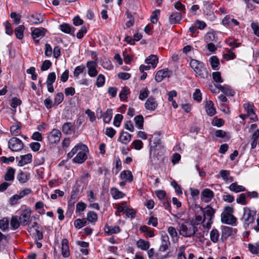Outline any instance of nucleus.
<instances>
[{
	"label": "nucleus",
	"mask_w": 259,
	"mask_h": 259,
	"mask_svg": "<svg viewBox=\"0 0 259 259\" xmlns=\"http://www.w3.org/2000/svg\"><path fill=\"white\" fill-rule=\"evenodd\" d=\"M243 214L241 220L245 229L251 225L255 220L256 211L255 208L245 207L243 208Z\"/></svg>",
	"instance_id": "nucleus-1"
},
{
	"label": "nucleus",
	"mask_w": 259,
	"mask_h": 259,
	"mask_svg": "<svg viewBox=\"0 0 259 259\" xmlns=\"http://www.w3.org/2000/svg\"><path fill=\"white\" fill-rule=\"evenodd\" d=\"M190 65L195 72L202 78H205L207 75L206 69L204 64L195 59H192L190 62Z\"/></svg>",
	"instance_id": "nucleus-2"
},
{
	"label": "nucleus",
	"mask_w": 259,
	"mask_h": 259,
	"mask_svg": "<svg viewBox=\"0 0 259 259\" xmlns=\"http://www.w3.org/2000/svg\"><path fill=\"white\" fill-rule=\"evenodd\" d=\"M197 231V227L192 224L189 223H183L180 226L179 229L180 234L185 237L193 236Z\"/></svg>",
	"instance_id": "nucleus-3"
},
{
	"label": "nucleus",
	"mask_w": 259,
	"mask_h": 259,
	"mask_svg": "<svg viewBox=\"0 0 259 259\" xmlns=\"http://www.w3.org/2000/svg\"><path fill=\"white\" fill-rule=\"evenodd\" d=\"M233 208L231 206L224 208L221 214V222L226 224L232 225L236 221V219L233 215Z\"/></svg>",
	"instance_id": "nucleus-4"
},
{
	"label": "nucleus",
	"mask_w": 259,
	"mask_h": 259,
	"mask_svg": "<svg viewBox=\"0 0 259 259\" xmlns=\"http://www.w3.org/2000/svg\"><path fill=\"white\" fill-rule=\"evenodd\" d=\"M195 211H201L203 217V221L205 222L206 220H212L214 217L215 210L210 206H207L204 209L198 205H195L194 206Z\"/></svg>",
	"instance_id": "nucleus-5"
},
{
	"label": "nucleus",
	"mask_w": 259,
	"mask_h": 259,
	"mask_svg": "<svg viewBox=\"0 0 259 259\" xmlns=\"http://www.w3.org/2000/svg\"><path fill=\"white\" fill-rule=\"evenodd\" d=\"M22 141L16 137L11 138L8 142V147L12 151L18 152L23 148Z\"/></svg>",
	"instance_id": "nucleus-6"
},
{
	"label": "nucleus",
	"mask_w": 259,
	"mask_h": 259,
	"mask_svg": "<svg viewBox=\"0 0 259 259\" xmlns=\"http://www.w3.org/2000/svg\"><path fill=\"white\" fill-rule=\"evenodd\" d=\"M18 218L21 225L23 226L29 225L32 221L30 209H24Z\"/></svg>",
	"instance_id": "nucleus-7"
},
{
	"label": "nucleus",
	"mask_w": 259,
	"mask_h": 259,
	"mask_svg": "<svg viewBox=\"0 0 259 259\" xmlns=\"http://www.w3.org/2000/svg\"><path fill=\"white\" fill-rule=\"evenodd\" d=\"M46 32L47 30L44 28H35L31 32V36L34 40L38 43L39 39L45 35Z\"/></svg>",
	"instance_id": "nucleus-8"
},
{
	"label": "nucleus",
	"mask_w": 259,
	"mask_h": 259,
	"mask_svg": "<svg viewBox=\"0 0 259 259\" xmlns=\"http://www.w3.org/2000/svg\"><path fill=\"white\" fill-rule=\"evenodd\" d=\"M170 241L169 237L165 232L161 233V244L159 247V250L164 252L166 251L170 246Z\"/></svg>",
	"instance_id": "nucleus-9"
},
{
	"label": "nucleus",
	"mask_w": 259,
	"mask_h": 259,
	"mask_svg": "<svg viewBox=\"0 0 259 259\" xmlns=\"http://www.w3.org/2000/svg\"><path fill=\"white\" fill-rule=\"evenodd\" d=\"M61 136V132L57 129H53L48 137V140L51 144L58 143Z\"/></svg>",
	"instance_id": "nucleus-10"
},
{
	"label": "nucleus",
	"mask_w": 259,
	"mask_h": 259,
	"mask_svg": "<svg viewBox=\"0 0 259 259\" xmlns=\"http://www.w3.org/2000/svg\"><path fill=\"white\" fill-rule=\"evenodd\" d=\"M172 74V72L168 69H164L158 71L155 75V79L159 82L161 81L164 78L169 77Z\"/></svg>",
	"instance_id": "nucleus-11"
},
{
	"label": "nucleus",
	"mask_w": 259,
	"mask_h": 259,
	"mask_svg": "<svg viewBox=\"0 0 259 259\" xmlns=\"http://www.w3.org/2000/svg\"><path fill=\"white\" fill-rule=\"evenodd\" d=\"M244 108L245 109L246 112H247V115L248 117H249L250 119L253 120V121H255L257 120V117L254 113L253 107V106L252 104L247 103L244 104L243 105Z\"/></svg>",
	"instance_id": "nucleus-12"
},
{
	"label": "nucleus",
	"mask_w": 259,
	"mask_h": 259,
	"mask_svg": "<svg viewBox=\"0 0 259 259\" xmlns=\"http://www.w3.org/2000/svg\"><path fill=\"white\" fill-rule=\"evenodd\" d=\"M97 64L95 61H91L87 62V67L88 68V74L90 76L94 77L97 75Z\"/></svg>",
	"instance_id": "nucleus-13"
},
{
	"label": "nucleus",
	"mask_w": 259,
	"mask_h": 259,
	"mask_svg": "<svg viewBox=\"0 0 259 259\" xmlns=\"http://www.w3.org/2000/svg\"><path fill=\"white\" fill-rule=\"evenodd\" d=\"M213 196L212 191L207 188L204 189L201 193V200L206 203L209 202Z\"/></svg>",
	"instance_id": "nucleus-14"
},
{
	"label": "nucleus",
	"mask_w": 259,
	"mask_h": 259,
	"mask_svg": "<svg viewBox=\"0 0 259 259\" xmlns=\"http://www.w3.org/2000/svg\"><path fill=\"white\" fill-rule=\"evenodd\" d=\"M157 106V101L152 97L148 98L145 103V107L148 110L154 111L156 109Z\"/></svg>",
	"instance_id": "nucleus-15"
},
{
	"label": "nucleus",
	"mask_w": 259,
	"mask_h": 259,
	"mask_svg": "<svg viewBox=\"0 0 259 259\" xmlns=\"http://www.w3.org/2000/svg\"><path fill=\"white\" fill-rule=\"evenodd\" d=\"M84 151L80 150L77 152L76 156L73 159L74 163H82L87 159V155Z\"/></svg>",
	"instance_id": "nucleus-16"
},
{
	"label": "nucleus",
	"mask_w": 259,
	"mask_h": 259,
	"mask_svg": "<svg viewBox=\"0 0 259 259\" xmlns=\"http://www.w3.org/2000/svg\"><path fill=\"white\" fill-rule=\"evenodd\" d=\"M62 254L64 257H67L70 255L68 241L67 239H64L61 242Z\"/></svg>",
	"instance_id": "nucleus-17"
},
{
	"label": "nucleus",
	"mask_w": 259,
	"mask_h": 259,
	"mask_svg": "<svg viewBox=\"0 0 259 259\" xmlns=\"http://www.w3.org/2000/svg\"><path fill=\"white\" fill-rule=\"evenodd\" d=\"M100 110L101 115L99 117H98V118L103 117V120L105 123H108L111 120L112 117V110L111 109H108L106 110V112L103 115L102 114V110L100 109H98V112Z\"/></svg>",
	"instance_id": "nucleus-18"
},
{
	"label": "nucleus",
	"mask_w": 259,
	"mask_h": 259,
	"mask_svg": "<svg viewBox=\"0 0 259 259\" xmlns=\"http://www.w3.org/2000/svg\"><path fill=\"white\" fill-rule=\"evenodd\" d=\"M205 110L207 115L210 116H212L215 114V108L214 106L213 103L211 101H208L206 102Z\"/></svg>",
	"instance_id": "nucleus-19"
},
{
	"label": "nucleus",
	"mask_w": 259,
	"mask_h": 259,
	"mask_svg": "<svg viewBox=\"0 0 259 259\" xmlns=\"http://www.w3.org/2000/svg\"><path fill=\"white\" fill-rule=\"evenodd\" d=\"M28 18L29 22L32 24H37L43 21L42 17L39 14H32Z\"/></svg>",
	"instance_id": "nucleus-20"
},
{
	"label": "nucleus",
	"mask_w": 259,
	"mask_h": 259,
	"mask_svg": "<svg viewBox=\"0 0 259 259\" xmlns=\"http://www.w3.org/2000/svg\"><path fill=\"white\" fill-rule=\"evenodd\" d=\"M145 62L148 65H151L152 68H155L158 62V59L156 55H151L145 59Z\"/></svg>",
	"instance_id": "nucleus-21"
},
{
	"label": "nucleus",
	"mask_w": 259,
	"mask_h": 259,
	"mask_svg": "<svg viewBox=\"0 0 259 259\" xmlns=\"http://www.w3.org/2000/svg\"><path fill=\"white\" fill-rule=\"evenodd\" d=\"M131 140V135L125 132H121L119 137V141L122 144L126 145Z\"/></svg>",
	"instance_id": "nucleus-22"
},
{
	"label": "nucleus",
	"mask_w": 259,
	"mask_h": 259,
	"mask_svg": "<svg viewBox=\"0 0 259 259\" xmlns=\"http://www.w3.org/2000/svg\"><path fill=\"white\" fill-rule=\"evenodd\" d=\"M229 189L230 191L235 193L244 192L246 190V189L244 186L239 185L236 182L232 183L229 187Z\"/></svg>",
	"instance_id": "nucleus-23"
},
{
	"label": "nucleus",
	"mask_w": 259,
	"mask_h": 259,
	"mask_svg": "<svg viewBox=\"0 0 259 259\" xmlns=\"http://www.w3.org/2000/svg\"><path fill=\"white\" fill-rule=\"evenodd\" d=\"M120 176L122 180L128 182H131L133 179L132 172L128 170L121 171Z\"/></svg>",
	"instance_id": "nucleus-24"
},
{
	"label": "nucleus",
	"mask_w": 259,
	"mask_h": 259,
	"mask_svg": "<svg viewBox=\"0 0 259 259\" xmlns=\"http://www.w3.org/2000/svg\"><path fill=\"white\" fill-rule=\"evenodd\" d=\"M73 127V123L70 122H65L63 124L62 127V132L65 135H69L71 134Z\"/></svg>",
	"instance_id": "nucleus-25"
},
{
	"label": "nucleus",
	"mask_w": 259,
	"mask_h": 259,
	"mask_svg": "<svg viewBox=\"0 0 259 259\" xmlns=\"http://www.w3.org/2000/svg\"><path fill=\"white\" fill-rule=\"evenodd\" d=\"M104 230L105 233L108 235L116 234L120 232L118 226H106Z\"/></svg>",
	"instance_id": "nucleus-26"
},
{
	"label": "nucleus",
	"mask_w": 259,
	"mask_h": 259,
	"mask_svg": "<svg viewBox=\"0 0 259 259\" xmlns=\"http://www.w3.org/2000/svg\"><path fill=\"white\" fill-rule=\"evenodd\" d=\"M32 159V155L27 154L21 156V160L19 161L18 164L20 166H23L25 164L29 163L31 162Z\"/></svg>",
	"instance_id": "nucleus-27"
},
{
	"label": "nucleus",
	"mask_w": 259,
	"mask_h": 259,
	"mask_svg": "<svg viewBox=\"0 0 259 259\" xmlns=\"http://www.w3.org/2000/svg\"><path fill=\"white\" fill-rule=\"evenodd\" d=\"M181 20V16L180 13H172L169 18V21L170 24H176L179 23Z\"/></svg>",
	"instance_id": "nucleus-28"
},
{
	"label": "nucleus",
	"mask_w": 259,
	"mask_h": 259,
	"mask_svg": "<svg viewBox=\"0 0 259 259\" xmlns=\"http://www.w3.org/2000/svg\"><path fill=\"white\" fill-rule=\"evenodd\" d=\"M15 170L12 167H10L5 175L4 178L7 181H12L14 179Z\"/></svg>",
	"instance_id": "nucleus-29"
},
{
	"label": "nucleus",
	"mask_w": 259,
	"mask_h": 259,
	"mask_svg": "<svg viewBox=\"0 0 259 259\" xmlns=\"http://www.w3.org/2000/svg\"><path fill=\"white\" fill-rule=\"evenodd\" d=\"M17 179L20 183L24 184L28 180L29 176L27 173L21 171L17 175Z\"/></svg>",
	"instance_id": "nucleus-30"
},
{
	"label": "nucleus",
	"mask_w": 259,
	"mask_h": 259,
	"mask_svg": "<svg viewBox=\"0 0 259 259\" xmlns=\"http://www.w3.org/2000/svg\"><path fill=\"white\" fill-rule=\"evenodd\" d=\"M209 62L211 68L214 70H218L220 65L219 59L217 56H213L209 58Z\"/></svg>",
	"instance_id": "nucleus-31"
},
{
	"label": "nucleus",
	"mask_w": 259,
	"mask_h": 259,
	"mask_svg": "<svg viewBox=\"0 0 259 259\" xmlns=\"http://www.w3.org/2000/svg\"><path fill=\"white\" fill-rule=\"evenodd\" d=\"M60 29L63 32L68 34H71V32H74V28H72L67 23H63L59 25Z\"/></svg>",
	"instance_id": "nucleus-32"
},
{
	"label": "nucleus",
	"mask_w": 259,
	"mask_h": 259,
	"mask_svg": "<svg viewBox=\"0 0 259 259\" xmlns=\"http://www.w3.org/2000/svg\"><path fill=\"white\" fill-rule=\"evenodd\" d=\"M110 193L115 199L121 198L123 197L124 194L116 188H112L110 190Z\"/></svg>",
	"instance_id": "nucleus-33"
},
{
	"label": "nucleus",
	"mask_w": 259,
	"mask_h": 259,
	"mask_svg": "<svg viewBox=\"0 0 259 259\" xmlns=\"http://www.w3.org/2000/svg\"><path fill=\"white\" fill-rule=\"evenodd\" d=\"M25 29L24 25H19L15 29V33L16 37L19 39H22L23 38V32Z\"/></svg>",
	"instance_id": "nucleus-34"
},
{
	"label": "nucleus",
	"mask_w": 259,
	"mask_h": 259,
	"mask_svg": "<svg viewBox=\"0 0 259 259\" xmlns=\"http://www.w3.org/2000/svg\"><path fill=\"white\" fill-rule=\"evenodd\" d=\"M217 88L221 90L223 93L227 96H233L234 92L230 89L227 86H222L220 84L217 85Z\"/></svg>",
	"instance_id": "nucleus-35"
},
{
	"label": "nucleus",
	"mask_w": 259,
	"mask_h": 259,
	"mask_svg": "<svg viewBox=\"0 0 259 259\" xmlns=\"http://www.w3.org/2000/svg\"><path fill=\"white\" fill-rule=\"evenodd\" d=\"M248 248L249 251L253 254H259V242L255 243V244H252L251 243H249L248 244Z\"/></svg>",
	"instance_id": "nucleus-36"
},
{
	"label": "nucleus",
	"mask_w": 259,
	"mask_h": 259,
	"mask_svg": "<svg viewBox=\"0 0 259 259\" xmlns=\"http://www.w3.org/2000/svg\"><path fill=\"white\" fill-rule=\"evenodd\" d=\"M220 237V234L218 230L216 229H213L210 233V238L212 242L216 243L218 241Z\"/></svg>",
	"instance_id": "nucleus-37"
},
{
	"label": "nucleus",
	"mask_w": 259,
	"mask_h": 259,
	"mask_svg": "<svg viewBox=\"0 0 259 259\" xmlns=\"http://www.w3.org/2000/svg\"><path fill=\"white\" fill-rule=\"evenodd\" d=\"M21 223L17 216H13L12 217L10 222L11 226L13 230H16L18 229Z\"/></svg>",
	"instance_id": "nucleus-38"
},
{
	"label": "nucleus",
	"mask_w": 259,
	"mask_h": 259,
	"mask_svg": "<svg viewBox=\"0 0 259 259\" xmlns=\"http://www.w3.org/2000/svg\"><path fill=\"white\" fill-rule=\"evenodd\" d=\"M137 246L142 250H146L149 248L150 244L148 241L140 239L137 242Z\"/></svg>",
	"instance_id": "nucleus-39"
},
{
	"label": "nucleus",
	"mask_w": 259,
	"mask_h": 259,
	"mask_svg": "<svg viewBox=\"0 0 259 259\" xmlns=\"http://www.w3.org/2000/svg\"><path fill=\"white\" fill-rule=\"evenodd\" d=\"M134 121L136 125L140 129L143 128L144 118L142 115H137L135 117Z\"/></svg>",
	"instance_id": "nucleus-40"
},
{
	"label": "nucleus",
	"mask_w": 259,
	"mask_h": 259,
	"mask_svg": "<svg viewBox=\"0 0 259 259\" xmlns=\"http://www.w3.org/2000/svg\"><path fill=\"white\" fill-rule=\"evenodd\" d=\"M20 123L16 125H13L10 127L11 134L14 136H18L20 134Z\"/></svg>",
	"instance_id": "nucleus-41"
},
{
	"label": "nucleus",
	"mask_w": 259,
	"mask_h": 259,
	"mask_svg": "<svg viewBox=\"0 0 259 259\" xmlns=\"http://www.w3.org/2000/svg\"><path fill=\"white\" fill-rule=\"evenodd\" d=\"M87 224V220L85 219H77L74 221V226L77 229H80L85 226Z\"/></svg>",
	"instance_id": "nucleus-42"
},
{
	"label": "nucleus",
	"mask_w": 259,
	"mask_h": 259,
	"mask_svg": "<svg viewBox=\"0 0 259 259\" xmlns=\"http://www.w3.org/2000/svg\"><path fill=\"white\" fill-rule=\"evenodd\" d=\"M246 198V194L241 193L236 198V202L237 203L241 204V205H246L247 203Z\"/></svg>",
	"instance_id": "nucleus-43"
},
{
	"label": "nucleus",
	"mask_w": 259,
	"mask_h": 259,
	"mask_svg": "<svg viewBox=\"0 0 259 259\" xmlns=\"http://www.w3.org/2000/svg\"><path fill=\"white\" fill-rule=\"evenodd\" d=\"M9 223L8 219L4 218L0 220V229L3 231H5L8 229Z\"/></svg>",
	"instance_id": "nucleus-44"
},
{
	"label": "nucleus",
	"mask_w": 259,
	"mask_h": 259,
	"mask_svg": "<svg viewBox=\"0 0 259 259\" xmlns=\"http://www.w3.org/2000/svg\"><path fill=\"white\" fill-rule=\"evenodd\" d=\"M130 93L129 89L126 87L122 88L121 91L119 94V98L121 100H126L127 98V95Z\"/></svg>",
	"instance_id": "nucleus-45"
},
{
	"label": "nucleus",
	"mask_w": 259,
	"mask_h": 259,
	"mask_svg": "<svg viewBox=\"0 0 259 259\" xmlns=\"http://www.w3.org/2000/svg\"><path fill=\"white\" fill-rule=\"evenodd\" d=\"M87 205L82 202H79L76 205V213H80L82 212L85 209Z\"/></svg>",
	"instance_id": "nucleus-46"
},
{
	"label": "nucleus",
	"mask_w": 259,
	"mask_h": 259,
	"mask_svg": "<svg viewBox=\"0 0 259 259\" xmlns=\"http://www.w3.org/2000/svg\"><path fill=\"white\" fill-rule=\"evenodd\" d=\"M126 15L127 18L129 19L128 21H127L125 24L127 28H130L132 26H133L134 24V19L131 13H130L128 11H127L126 12Z\"/></svg>",
	"instance_id": "nucleus-47"
},
{
	"label": "nucleus",
	"mask_w": 259,
	"mask_h": 259,
	"mask_svg": "<svg viewBox=\"0 0 259 259\" xmlns=\"http://www.w3.org/2000/svg\"><path fill=\"white\" fill-rule=\"evenodd\" d=\"M85 70V68L83 65L77 66L73 72V75L75 77H78L80 73H82Z\"/></svg>",
	"instance_id": "nucleus-48"
},
{
	"label": "nucleus",
	"mask_w": 259,
	"mask_h": 259,
	"mask_svg": "<svg viewBox=\"0 0 259 259\" xmlns=\"http://www.w3.org/2000/svg\"><path fill=\"white\" fill-rule=\"evenodd\" d=\"M97 214L94 211H90L87 214V219L90 222H95L97 220Z\"/></svg>",
	"instance_id": "nucleus-49"
},
{
	"label": "nucleus",
	"mask_w": 259,
	"mask_h": 259,
	"mask_svg": "<svg viewBox=\"0 0 259 259\" xmlns=\"http://www.w3.org/2000/svg\"><path fill=\"white\" fill-rule=\"evenodd\" d=\"M233 51L234 49H230L227 53L224 54V58L227 60L234 59L236 56Z\"/></svg>",
	"instance_id": "nucleus-50"
},
{
	"label": "nucleus",
	"mask_w": 259,
	"mask_h": 259,
	"mask_svg": "<svg viewBox=\"0 0 259 259\" xmlns=\"http://www.w3.org/2000/svg\"><path fill=\"white\" fill-rule=\"evenodd\" d=\"M123 119V116L120 114H116L113 120V124L116 127H119L120 125L121 122Z\"/></svg>",
	"instance_id": "nucleus-51"
},
{
	"label": "nucleus",
	"mask_w": 259,
	"mask_h": 259,
	"mask_svg": "<svg viewBox=\"0 0 259 259\" xmlns=\"http://www.w3.org/2000/svg\"><path fill=\"white\" fill-rule=\"evenodd\" d=\"M87 149L88 148L86 145L82 144H79L72 148L71 151L75 154L78 150H85Z\"/></svg>",
	"instance_id": "nucleus-52"
},
{
	"label": "nucleus",
	"mask_w": 259,
	"mask_h": 259,
	"mask_svg": "<svg viewBox=\"0 0 259 259\" xmlns=\"http://www.w3.org/2000/svg\"><path fill=\"white\" fill-rule=\"evenodd\" d=\"M213 80L216 82L222 83L223 82L220 72H214L212 74Z\"/></svg>",
	"instance_id": "nucleus-53"
},
{
	"label": "nucleus",
	"mask_w": 259,
	"mask_h": 259,
	"mask_svg": "<svg viewBox=\"0 0 259 259\" xmlns=\"http://www.w3.org/2000/svg\"><path fill=\"white\" fill-rule=\"evenodd\" d=\"M140 230L144 233H146L147 235L149 237H152L154 236V233L153 231L150 230L148 227L146 226H142L140 228Z\"/></svg>",
	"instance_id": "nucleus-54"
},
{
	"label": "nucleus",
	"mask_w": 259,
	"mask_h": 259,
	"mask_svg": "<svg viewBox=\"0 0 259 259\" xmlns=\"http://www.w3.org/2000/svg\"><path fill=\"white\" fill-rule=\"evenodd\" d=\"M64 100V95L62 93H58L54 99V103L56 105H59L63 102Z\"/></svg>",
	"instance_id": "nucleus-55"
},
{
	"label": "nucleus",
	"mask_w": 259,
	"mask_h": 259,
	"mask_svg": "<svg viewBox=\"0 0 259 259\" xmlns=\"http://www.w3.org/2000/svg\"><path fill=\"white\" fill-rule=\"evenodd\" d=\"M105 77L102 74L98 75L97 78L96 85L98 87H102L105 83Z\"/></svg>",
	"instance_id": "nucleus-56"
},
{
	"label": "nucleus",
	"mask_w": 259,
	"mask_h": 259,
	"mask_svg": "<svg viewBox=\"0 0 259 259\" xmlns=\"http://www.w3.org/2000/svg\"><path fill=\"white\" fill-rule=\"evenodd\" d=\"M224 124V120L222 118H218L217 117H214L212 121V124L218 127H221Z\"/></svg>",
	"instance_id": "nucleus-57"
},
{
	"label": "nucleus",
	"mask_w": 259,
	"mask_h": 259,
	"mask_svg": "<svg viewBox=\"0 0 259 259\" xmlns=\"http://www.w3.org/2000/svg\"><path fill=\"white\" fill-rule=\"evenodd\" d=\"M116 131L112 127H107L105 134L110 138H113L116 134Z\"/></svg>",
	"instance_id": "nucleus-58"
},
{
	"label": "nucleus",
	"mask_w": 259,
	"mask_h": 259,
	"mask_svg": "<svg viewBox=\"0 0 259 259\" xmlns=\"http://www.w3.org/2000/svg\"><path fill=\"white\" fill-rule=\"evenodd\" d=\"M193 97L194 100L200 102L202 100L201 93L199 89H196L195 92L193 95Z\"/></svg>",
	"instance_id": "nucleus-59"
},
{
	"label": "nucleus",
	"mask_w": 259,
	"mask_h": 259,
	"mask_svg": "<svg viewBox=\"0 0 259 259\" xmlns=\"http://www.w3.org/2000/svg\"><path fill=\"white\" fill-rule=\"evenodd\" d=\"M160 14L159 10H155L152 13V15L151 17V21L152 23H156L158 21V16Z\"/></svg>",
	"instance_id": "nucleus-60"
},
{
	"label": "nucleus",
	"mask_w": 259,
	"mask_h": 259,
	"mask_svg": "<svg viewBox=\"0 0 259 259\" xmlns=\"http://www.w3.org/2000/svg\"><path fill=\"white\" fill-rule=\"evenodd\" d=\"M56 79V75L54 72L50 73L47 77V83H53Z\"/></svg>",
	"instance_id": "nucleus-61"
},
{
	"label": "nucleus",
	"mask_w": 259,
	"mask_h": 259,
	"mask_svg": "<svg viewBox=\"0 0 259 259\" xmlns=\"http://www.w3.org/2000/svg\"><path fill=\"white\" fill-rule=\"evenodd\" d=\"M10 17L12 19H13L14 22L17 25L20 22L21 17L19 16L16 13L12 12L10 14Z\"/></svg>",
	"instance_id": "nucleus-62"
},
{
	"label": "nucleus",
	"mask_w": 259,
	"mask_h": 259,
	"mask_svg": "<svg viewBox=\"0 0 259 259\" xmlns=\"http://www.w3.org/2000/svg\"><path fill=\"white\" fill-rule=\"evenodd\" d=\"M87 32V29L85 26H82L79 31L76 34V37L79 38L81 39L83 37V34L86 33Z\"/></svg>",
	"instance_id": "nucleus-63"
},
{
	"label": "nucleus",
	"mask_w": 259,
	"mask_h": 259,
	"mask_svg": "<svg viewBox=\"0 0 259 259\" xmlns=\"http://www.w3.org/2000/svg\"><path fill=\"white\" fill-rule=\"evenodd\" d=\"M251 28L255 35L259 36V26L257 23L252 22L251 24Z\"/></svg>",
	"instance_id": "nucleus-64"
}]
</instances>
